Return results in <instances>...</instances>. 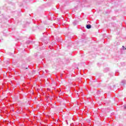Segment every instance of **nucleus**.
I'll return each instance as SVG.
<instances>
[{"mask_svg":"<svg viewBox=\"0 0 126 126\" xmlns=\"http://www.w3.org/2000/svg\"><path fill=\"white\" fill-rule=\"evenodd\" d=\"M86 27H87V29H90V28H91V25H87Z\"/></svg>","mask_w":126,"mask_h":126,"instance_id":"nucleus-1","label":"nucleus"},{"mask_svg":"<svg viewBox=\"0 0 126 126\" xmlns=\"http://www.w3.org/2000/svg\"><path fill=\"white\" fill-rule=\"evenodd\" d=\"M123 50H126V48H125V46H123Z\"/></svg>","mask_w":126,"mask_h":126,"instance_id":"nucleus-2","label":"nucleus"},{"mask_svg":"<svg viewBox=\"0 0 126 126\" xmlns=\"http://www.w3.org/2000/svg\"><path fill=\"white\" fill-rule=\"evenodd\" d=\"M124 109H126V105H124Z\"/></svg>","mask_w":126,"mask_h":126,"instance_id":"nucleus-3","label":"nucleus"}]
</instances>
